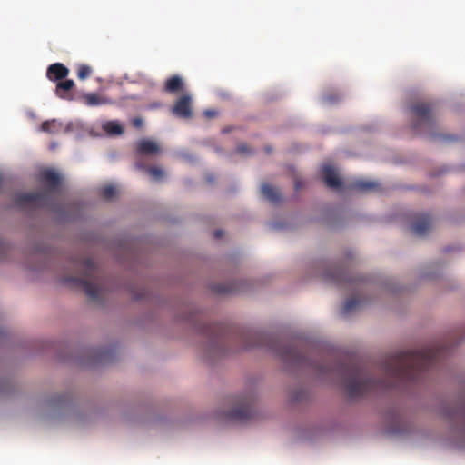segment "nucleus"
<instances>
[{"mask_svg":"<svg viewBox=\"0 0 465 465\" xmlns=\"http://www.w3.org/2000/svg\"><path fill=\"white\" fill-rule=\"evenodd\" d=\"M241 347L250 349L266 347L275 352L282 361L293 365H308L321 373H336L343 383L351 399L366 395L379 389L398 388L404 382H414L425 370L434 366L445 354L443 344L431 345L417 350L397 351L387 356L381 364L384 377L374 380L369 377L359 361L353 356H346L331 365L314 364L307 351L285 344L282 341L264 332L247 331L239 334Z\"/></svg>","mask_w":465,"mask_h":465,"instance_id":"obj_1","label":"nucleus"},{"mask_svg":"<svg viewBox=\"0 0 465 465\" xmlns=\"http://www.w3.org/2000/svg\"><path fill=\"white\" fill-rule=\"evenodd\" d=\"M411 130L415 134H428L434 136L435 111L432 104L420 102L410 107Z\"/></svg>","mask_w":465,"mask_h":465,"instance_id":"obj_2","label":"nucleus"},{"mask_svg":"<svg viewBox=\"0 0 465 465\" xmlns=\"http://www.w3.org/2000/svg\"><path fill=\"white\" fill-rule=\"evenodd\" d=\"M77 266L81 267L84 271V277H64V282L65 284L81 288L90 299L97 300L99 298L101 289L96 283H94L87 279V277H94L96 273L94 262L90 258H84L78 262Z\"/></svg>","mask_w":465,"mask_h":465,"instance_id":"obj_3","label":"nucleus"},{"mask_svg":"<svg viewBox=\"0 0 465 465\" xmlns=\"http://www.w3.org/2000/svg\"><path fill=\"white\" fill-rule=\"evenodd\" d=\"M15 204L21 207L32 206L48 208L52 199L49 191L18 193L15 198Z\"/></svg>","mask_w":465,"mask_h":465,"instance_id":"obj_4","label":"nucleus"},{"mask_svg":"<svg viewBox=\"0 0 465 465\" xmlns=\"http://www.w3.org/2000/svg\"><path fill=\"white\" fill-rule=\"evenodd\" d=\"M226 418L230 420L246 422L253 419L254 410L252 407V399L244 398L239 401L236 407L226 413Z\"/></svg>","mask_w":465,"mask_h":465,"instance_id":"obj_5","label":"nucleus"},{"mask_svg":"<svg viewBox=\"0 0 465 465\" xmlns=\"http://www.w3.org/2000/svg\"><path fill=\"white\" fill-rule=\"evenodd\" d=\"M346 188L353 192L368 193L379 191L381 186L378 182L359 178L348 183Z\"/></svg>","mask_w":465,"mask_h":465,"instance_id":"obj_6","label":"nucleus"},{"mask_svg":"<svg viewBox=\"0 0 465 465\" xmlns=\"http://www.w3.org/2000/svg\"><path fill=\"white\" fill-rule=\"evenodd\" d=\"M322 179L325 184L331 189H341L342 186V182L338 176L334 168L330 164H324L321 169Z\"/></svg>","mask_w":465,"mask_h":465,"instance_id":"obj_7","label":"nucleus"},{"mask_svg":"<svg viewBox=\"0 0 465 465\" xmlns=\"http://www.w3.org/2000/svg\"><path fill=\"white\" fill-rule=\"evenodd\" d=\"M191 102L192 99L189 95H183L173 105V114L181 118H190L192 116Z\"/></svg>","mask_w":465,"mask_h":465,"instance_id":"obj_8","label":"nucleus"},{"mask_svg":"<svg viewBox=\"0 0 465 465\" xmlns=\"http://www.w3.org/2000/svg\"><path fill=\"white\" fill-rule=\"evenodd\" d=\"M433 225L432 217L429 214H422L412 224L411 230L417 236H424Z\"/></svg>","mask_w":465,"mask_h":465,"instance_id":"obj_9","label":"nucleus"},{"mask_svg":"<svg viewBox=\"0 0 465 465\" xmlns=\"http://www.w3.org/2000/svg\"><path fill=\"white\" fill-rule=\"evenodd\" d=\"M324 277L337 284H343L351 281L348 272L341 267H331L325 272Z\"/></svg>","mask_w":465,"mask_h":465,"instance_id":"obj_10","label":"nucleus"},{"mask_svg":"<svg viewBox=\"0 0 465 465\" xmlns=\"http://www.w3.org/2000/svg\"><path fill=\"white\" fill-rule=\"evenodd\" d=\"M136 151L140 155H156L160 147L156 142L143 138L137 143Z\"/></svg>","mask_w":465,"mask_h":465,"instance_id":"obj_11","label":"nucleus"},{"mask_svg":"<svg viewBox=\"0 0 465 465\" xmlns=\"http://www.w3.org/2000/svg\"><path fill=\"white\" fill-rule=\"evenodd\" d=\"M69 74V70L61 63H55L48 66L46 71V76L50 81H62L66 78Z\"/></svg>","mask_w":465,"mask_h":465,"instance_id":"obj_12","label":"nucleus"},{"mask_svg":"<svg viewBox=\"0 0 465 465\" xmlns=\"http://www.w3.org/2000/svg\"><path fill=\"white\" fill-rule=\"evenodd\" d=\"M82 98L84 104L90 107L114 104L112 99L95 93L85 94Z\"/></svg>","mask_w":465,"mask_h":465,"instance_id":"obj_13","label":"nucleus"},{"mask_svg":"<svg viewBox=\"0 0 465 465\" xmlns=\"http://www.w3.org/2000/svg\"><path fill=\"white\" fill-rule=\"evenodd\" d=\"M74 87V82L71 79L59 81L56 84L55 94L64 100H72L71 91Z\"/></svg>","mask_w":465,"mask_h":465,"instance_id":"obj_14","label":"nucleus"},{"mask_svg":"<svg viewBox=\"0 0 465 465\" xmlns=\"http://www.w3.org/2000/svg\"><path fill=\"white\" fill-rule=\"evenodd\" d=\"M42 183L49 186L50 190L58 188L61 183L60 175L54 170L46 169L40 173Z\"/></svg>","mask_w":465,"mask_h":465,"instance_id":"obj_15","label":"nucleus"},{"mask_svg":"<svg viewBox=\"0 0 465 465\" xmlns=\"http://www.w3.org/2000/svg\"><path fill=\"white\" fill-rule=\"evenodd\" d=\"M262 193L264 198L272 203H277L281 200V195L278 190L267 183L262 184L261 188Z\"/></svg>","mask_w":465,"mask_h":465,"instance_id":"obj_16","label":"nucleus"},{"mask_svg":"<svg viewBox=\"0 0 465 465\" xmlns=\"http://www.w3.org/2000/svg\"><path fill=\"white\" fill-rule=\"evenodd\" d=\"M183 83L180 76L173 75L166 80L165 91L169 93H176L183 88Z\"/></svg>","mask_w":465,"mask_h":465,"instance_id":"obj_17","label":"nucleus"},{"mask_svg":"<svg viewBox=\"0 0 465 465\" xmlns=\"http://www.w3.org/2000/svg\"><path fill=\"white\" fill-rule=\"evenodd\" d=\"M62 124L56 120L45 121L41 125V130L49 134H57L62 130Z\"/></svg>","mask_w":465,"mask_h":465,"instance_id":"obj_18","label":"nucleus"},{"mask_svg":"<svg viewBox=\"0 0 465 465\" xmlns=\"http://www.w3.org/2000/svg\"><path fill=\"white\" fill-rule=\"evenodd\" d=\"M135 165L140 170H145L154 180H159L164 175V173L161 168L147 167L140 162H137Z\"/></svg>","mask_w":465,"mask_h":465,"instance_id":"obj_19","label":"nucleus"},{"mask_svg":"<svg viewBox=\"0 0 465 465\" xmlns=\"http://www.w3.org/2000/svg\"><path fill=\"white\" fill-rule=\"evenodd\" d=\"M104 130L109 134H121L124 132L122 125L117 121L106 122L104 126Z\"/></svg>","mask_w":465,"mask_h":465,"instance_id":"obj_20","label":"nucleus"},{"mask_svg":"<svg viewBox=\"0 0 465 465\" xmlns=\"http://www.w3.org/2000/svg\"><path fill=\"white\" fill-rule=\"evenodd\" d=\"M361 305V301L355 298L348 299L341 309L342 315H348Z\"/></svg>","mask_w":465,"mask_h":465,"instance_id":"obj_21","label":"nucleus"},{"mask_svg":"<svg viewBox=\"0 0 465 465\" xmlns=\"http://www.w3.org/2000/svg\"><path fill=\"white\" fill-rule=\"evenodd\" d=\"M222 331V327L220 325H212V326H207L206 328H204L203 330V332L205 333V334H210V335H213L215 336V338L217 340L221 339V334L220 332Z\"/></svg>","mask_w":465,"mask_h":465,"instance_id":"obj_22","label":"nucleus"},{"mask_svg":"<svg viewBox=\"0 0 465 465\" xmlns=\"http://www.w3.org/2000/svg\"><path fill=\"white\" fill-rule=\"evenodd\" d=\"M92 69L90 66L82 64L78 67L77 76L80 80H85L87 77L91 75Z\"/></svg>","mask_w":465,"mask_h":465,"instance_id":"obj_23","label":"nucleus"},{"mask_svg":"<svg viewBox=\"0 0 465 465\" xmlns=\"http://www.w3.org/2000/svg\"><path fill=\"white\" fill-rule=\"evenodd\" d=\"M115 193L116 190L115 187L113 185H106L101 189V194L106 200L112 199L115 195Z\"/></svg>","mask_w":465,"mask_h":465,"instance_id":"obj_24","label":"nucleus"},{"mask_svg":"<svg viewBox=\"0 0 465 465\" xmlns=\"http://www.w3.org/2000/svg\"><path fill=\"white\" fill-rule=\"evenodd\" d=\"M236 152L240 154L251 153L250 148L246 144H241L237 147Z\"/></svg>","mask_w":465,"mask_h":465,"instance_id":"obj_25","label":"nucleus"},{"mask_svg":"<svg viewBox=\"0 0 465 465\" xmlns=\"http://www.w3.org/2000/svg\"><path fill=\"white\" fill-rule=\"evenodd\" d=\"M216 292L219 293H230L232 290L226 285L221 284L216 286Z\"/></svg>","mask_w":465,"mask_h":465,"instance_id":"obj_26","label":"nucleus"},{"mask_svg":"<svg viewBox=\"0 0 465 465\" xmlns=\"http://www.w3.org/2000/svg\"><path fill=\"white\" fill-rule=\"evenodd\" d=\"M339 99L338 96H332V95H325L323 97V102L326 104H332L336 102Z\"/></svg>","mask_w":465,"mask_h":465,"instance_id":"obj_27","label":"nucleus"},{"mask_svg":"<svg viewBox=\"0 0 465 465\" xmlns=\"http://www.w3.org/2000/svg\"><path fill=\"white\" fill-rule=\"evenodd\" d=\"M143 124V119L142 118H134L133 120V125L135 127V128H141Z\"/></svg>","mask_w":465,"mask_h":465,"instance_id":"obj_28","label":"nucleus"},{"mask_svg":"<svg viewBox=\"0 0 465 465\" xmlns=\"http://www.w3.org/2000/svg\"><path fill=\"white\" fill-rule=\"evenodd\" d=\"M204 115L207 116V117H214L217 115V112L214 111V110H206L204 112Z\"/></svg>","mask_w":465,"mask_h":465,"instance_id":"obj_29","label":"nucleus"},{"mask_svg":"<svg viewBox=\"0 0 465 465\" xmlns=\"http://www.w3.org/2000/svg\"><path fill=\"white\" fill-rule=\"evenodd\" d=\"M222 235H223V232L221 230H216L214 232L215 238H220V237H222Z\"/></svg>","mask_w":465,"mask_h":465,"instance_id":"obj_30","label":"nucleus"},{"mask_svg":"<svg viewBox=\"0 0 465 465\" xmlns=\"http://www.w3.org/2000/svg\"><path fill=\"white\" fill-rule=\"evenodd\" d=\"M63 401H64V397H59L58 399L54 400L55 403H61Z\"/></svg>","mask_w":465,"mask_h":465,"instance_id":"obj_31","label":"nucleus"},{"mask_svg":"<svg viewBox=\"0 0 465 465\" xmlns=\"http://www.w3.org/2000/svg\"><path fill=\"white\" fill-rule=\"evenodd\" d=\"M300 186H301V185H300V182H299V181H296V182H295V187H296V189L298 190V189L300 188Z\"/></svg>","mask_w":465,"mask_h":465,"instance_id":"obj_32","label":"nucleus"},{"mask_svg":"<svg viewBox=\"0 0 465 465\" xmlns=\"http://www.w3.org/2000/svg\"><path fill=\"white\" fill-rule=\"evenodd\" d=\"M231 131V128H224L223 130V133H229Z\"/></svg>","mask_w":465,"mask_h":465,"instance_id":"obj_33","label":"nucleus"},{"mask_svg":"<svg viewBox=\"0 0 465 465\" xmlns=\"http://www.w3.org/2000/svg\"><path fill=\"white\" fill-rule=\"evenodd\" d=\"M272 151L270 147L266 148V152L269 153Z\"/></svg>","mask_w":465,"mask_h":465,"instance_id":"obj_34","label":"nucleus"}]
</instances>
